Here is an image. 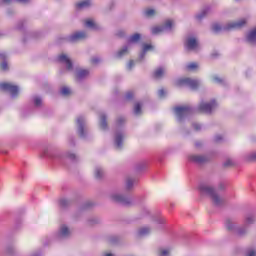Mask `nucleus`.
Returning <instances> with one entry per match:
<instances>
[{
    "instance_id": "obj_1",
    "label": "nucleus",
    "mask_w": 256,
    "mask_h": 256,
    "mask_svg": "<svg viewBox=\"0 0 256 256\" xmlns=\"http://www.w3.org/2000/svg\"><path fill=\"white\" fill-rule=\"evenodd\" d=\"M255 223V216L254 215H247L244 220V226L241 228L235 227V224L231 220H227L225 222V227L228 231H236L237 235H245L247 233V227L249 225H253Z\"/></svg>"
},
{
    "instance_id": "obj_2",
    "label": "nucleus",
    "mask_w": 256,
    "mask_h": 256,
    "mask_svg": "<svg viewBox=\"0 0 256 256\" xmlns=\"http://www.w3.org/2000/svg\"><path fill=\"white\" fill-rule=\"evenodd\" d=\"M199 191L201 195H206L207 197H210L214 205H217V206L223 205V201H224L223 198L217 195V192H215V189H213L211 186L207 184H201L199 186Z\"/></svg>"
},
{
    "instance_id": "obj_3",
    "label": "nucleus",
    "mask_w": 256,
    "mask_h": 256,
    "mask_svg": "<svg viewBox=\"0 0 256 256\" xmlns=\"http://www.w3.org/2000/svg\"><path fill=\"white\" fill-rule=\"evenodd\" d=\"M175 27V22L173 20H167L164 26H155L152 28V35H159V33H169Z\"/></svg>"
},
{
    "instance_id": "obj_4",
    "label": "nucleus",
    "mask_w": 256,
    "mask_h": 256,
    "mask_svg": "<svg viewBox=\"0 0 256 256\" xmlns=\"http://www.w3.org/2000/svg\"><path fill=\"white\" fill-rule=\"evenodd\" d=\"M141 39V34H134L129 37L128 44L124 46L118 53L116 54V57H123L124 55H127L129 49H131V45L133 43H137Z\"/></svg>"
},
{
    "instance_id": "obj_5",
    "label": "nucleus",
    "mask_w": 256,
    "mask_h": 256,
    "mask_svg": "<svg viewBox=\"0 0 256 256\" xmlns=\"http://www.w3.org/2000/svg\"><path fill=\"white\" fill-rule=\"evenodd\" d=\"M178 87H189L190 89H197L201 83L199 80H193L190 78H180L176 81Z\"/></svg>"
},
{
    "instance_id": "obj_6",
    "label": "nucleus",
    "mask_w": 256,
    "mask_h": 256,
    "mask_svg": "<svg viewBox=\"0 0 256 256\" xmlns=\"http://www.w3.org/2000/svg\"><path fill=\"white\" fill-rule=\"evenodd\" d=\"M177 121H183L186 117L191 115V108L189 106H179L174 109Z\"/></svg>"
},
{
    "instance_id": "obj_7",
    "label": "nucleus",
    "mask_w": 256,
    "mask_h": 256,
    "mask_svg": "<svg viewBox=\"0 0 256 256\" xmlns=\"http://www.w3.org/2000/svg\"><path fill=\"white\" fill-rule=\"evenodd\" d=\"M0 90L8 91V93H10L11 97H13V98H15V97H17V95H19V87L15 86L11 83H1Z\"/></svg>"
},
{
    "instance_id": "obj_8",
    "label": "nucleus",
    "mask_w": 256,
    "mask_h": 256,
    "mask_svg": "<svg viewBox=\"0 0 256 256\" xmlns=\"http://www.w3.org/2000/svg\"><path fill=\"white\" fill-rule=\"evenodd\" d=\"M111 199L114 201V203H121V205H131V203H133L131 198L128 196H123L120 193H113L111 195Z\"/></svg>"
},
{
    "instance_id": "obj_9",
    "label": "nucleus",
    "mask_w": 256,
    "mask_h": 256,
    "mask_svg": "<svg viewBox=\"0 0 256 256\" xmlns=\"http://www.w3.org/2000/svg\"><path fill=\"white\" fill-rule=\"evenodd\" d=\"M215 107H217V102L212 100L211 102H201L198 109L202 113H212Z\"/></svg>"
},
{
    "instance_id": "obj_10",
    "label": "nucleus",
    "mask_w": 256,
    "mask_h": 256,
    "mask_svg": "<svg viewBox=\"0 0 256 256\" xmlns=\"http://www.w3.org/2000/svg\"><path fill=\"white\" fill-rule=\"evenodd\" d=\"M185 49L187 51H199V42L195 37H188L185 41Z\"/></svg>"
},
{
    "instance_id": "obj_11",
    "label": "nucleus",
    "mask_w": 256,
    "mask_h": 256,
    "mask_svg": "<svg viewBox=\"0 0 256 256\" xmlns=\"http://www.w3.org/2000/svg\"><path fill=\"white\" fill-rule=\"evenodd\" d=\"M247 24V19L242 18L236 22L228 23L223 29L224 31H231V29H241V27H245Z\"/></svg>"
},
{
    "instance_id": "obj_12",
    "label": "nucleus",
    "mask_w": 256,
    "mask_h": 256,
    "mask_svg": "<svg viewBox=\"0 0 256 256\" xmlns=\"http://www.w3.org/2000/svg\"><path fill=\"white\" fill-rule=\"evenodd\" d=\"M125 139V133L122 130H118L114 136V145L116 149H121L123 147V141Z\"/></svg>"
},
{
    "instance_id": "obj_13",
    "label": "nucleus",
    "mask_w": 256,
    "mask_h": 256,
    "mask_svg": "<svg viewBox=\"0 0 256 256\" xmlns=\"http://www.w3.org/2000/svg\"><path fill=\"white\" fill-rule=\"evenodd\" d=\"M76 123H77V127H78V134H79V136L80 137H85V132H84V129H85V117L79 116L76 119Z\"/></svg>"
},
{
    "instance_id": "obj_14",
    "label": "nucleus",
    "mask_w": 256,
    "mask_h": 256,
    "mask_svg": "<svg viewBox=\"0 0 256 256\" xmlns=\"http://www.w3.org/2000/svg\"><path fill=\"white\" fill-rule=\"evenodd\" d=\"M87 37V33L80 31V32H75L71 36H69L68 40L71 43H75L76 41H81V39H85Z\"/></svg>"
},
{
    "instance_id": "obj_15",
    "label": "nucleus",
    "mask_w": 256,
    "mask_h": 256,
    "mask_svg": "<svg viewBox=\"0 0 256 256\" xmlns=\"http://www.w3.org/2000/svg\"><path fill=\"white\" fill-rule=\"evenodd\" d=\"M58 60L60 61V63H64V65H66V68L68 69V71H71L73 69V63H71V59H69V57L65 54H62L58 57Z\"/></svg>"
},
{
    "instance_id": "obj_16",
    "label": "nucleus",
    "mask_w": 256,
    "mask_h": 256,
    "mask_svg": "<svg viewBox=\"0 0 256 256\" xmlns=\"http://www.w3.org/2000/svg\"><path fill=\"white\" fill-rule=\"evenodd\" d=\"M152 231L153 229H151V227L144 226L138 230L137 235L138 237H147V235H151Z\"/></svg>"
},
{
    "instance_id": "obj_17",
    "label": "nucleus",
    "mask_w": 256,
    "mask_h": 256,
    "mask_svg": "<svg viewBox=\"0 0 256 256\" xmlns=\"http://www.w3.org/2000/svg\"><path fill=\"white\" fill-rule=\"evenodd\" d=\"M189 159L190 161H192V163H205L208 161V158L206 156L201 155H192Z\"/></svg>"
},
{
    "instance_id": "obj_18",
    "label": "nucleus",
    "mask_w": 256,
    "mask_h": 256,
    "mask_svg": "<svg viewBox=\"0 0 256 256\" xmlns=\"http://www.w3.org/2000/svg\"><path fill=\"white\" fill-rule=\"evenodd\" d=\"M69 235H71V230H69V228L67 226L62 225L60 227L58 237L65 238V237H69Z\"/></svg>"
},
{
    "instance_id": "obj_19",
    "label": "nucleus",
    "mask_w": 256,
    "mask_h": 256,
    "mask_svg": "<svg viewBox=\"0 0 256 256\" xmlns=\"http://www.w3.org/2000/svg\"><path fill=\"white\" fill-rule=\"evenodd\" d=\"M85 27H87L88 29H93L94 31H97V29H99V25L95 23L93 19L86 20Z\"/></svg>"
},
{
    "instance_id": "obj_20",
    "label": "nucleus",
    "mask_w": 256,
    "mask_h": 256,
    "mask_svg": "<svg viewBox=\"0 0 256 256\" xmlns=\"http://www.w3.org/2000/svg\"><path fill=\"white\" fill-rule=\"evenodd\" d=\"M248 43L255 44L256 43V28L252 29L247 35Z\"/></svg>"
},
{
    "instance_id": "obj_21",
    "label": "nucleus",
    "mask_w": 256,
    "mask_h": 256,
    "mask_svg": "<svg viewBox=\"0 0 256 256\" xmlns=\"http://www.w3.org/2000/svg\"><path fill=\"white\" fill-rule=\"evenodd\" d=\"M137 183V180L135 178H127L126 179V190L129 191L133 189V186Z\"/></svg>"
},
{
    "instance_id": "obj_22",
    "label": "nucleus",
    "mask_w": 256,
    "mask_h": 256,
    "mask_svg": "<svg viewBox=\"0 0 256 256\" xmlns=\"http://www.w3.org/2000/svg\"><path fill=\"white\" fill-rule=\"evenodd\" d=\"M91 5V2L89 0L81 1L76 4L77 9H87Z\"/></svg>"
},
{
    "instance_id": "obj_23",
    "label": "nucleus",
    "mask_w": 256,
    "mask_h": 256,
    "mask_svg": "<svg viewBox=\"0 0 256 256\" xmlns=\"http://www.w3.org/2000/svg\"><path fill=\"white\" fill-rule=\"evenodd\" d=\"M151 49H153L151 44H144L142 53L140 54V59H143L145 57V53H147V51H151Z\"/></svg>"
},
{
    "instance_id": "obj_24",
    "label": "nucleus",
    "mask_w": 256,
    "mask_h": 256,
    "mask_svg": "<svg viewBox=\"0 0 256 256\" xmlns=\"http://www.w3.org/2000/svg\"><path fill=\"white\" fill-rule=\"evenodd\" d=\"M163 75H165V68H158L154 72L155 79H161V77H163Z\"/></svg>"
},
{
    "instance_id": "obj_25",
    "label": "nucleus",
    "mask_w": 256,
    "mask_h": 256,
    "mask_svg": "<svg viewBox=\"0 0 256 256\" xmlns=\"http://www.w3.org/2000/svg\"><path fill=\"white\" fill-rule=\"evenodd\" d=\"M100 127L101 129H107V116L105 114L100 115Z\"/></svg>"
},
{
    "instance_id": "obj_26",
    "label": "nucleus",
    "mask_w": 256,
    "mask_h": 256,
    "mask_svg": "<svg viewBox=\"0 0 256 256\" xmlns=\"http://www.w3.org/2000/svg\"><path fill=\"white\" fill-rule=\"evenodd\" d=\"M87 76H89V70H79L77 72L78 79H85Z\"/></svg>"
},
{
    "instance_id": "obj_27",
    "label": "nucleus",
    "mask_w": 256,
    "mask_h": 256,
    "mask_svg": "<svg viewBox=\"0 0 256 256\" xmlns=\"http://www.w3.org/2000/svg\"><path fill=\"white\" fill-rule=\"evenodd\" d=\"M207 13H209V9H204V10H202L200 13H198V14L196 15V19H197L198 21H201V19H203V17H205V16L207 15Z\"/></svg>"
},
{
    "instance_id": "obj_28",
    "label": "nucleus",
    "mask_w": 256,
    "mask_h": 256,
    "mask_svg": "<svg viewBox=\"0 0 256 256\" xmlns=\"http://www.w3.org/2000/svg\"><path fill=\"white\" fill-rule=\"evenodd\" d=\"M198 68H199V65L195 62H192L186 66V69H188V71H195Z\"/></svg>"
},
{
    "instance_id": "obj_29",
    "label": "nucleus",
    "mask_w": 256,
    "mask_h": 256,
    "mask_svg": "<svg viewBox=\"0 0 256 256\" xmlns=\"http://www.w3.org/2000/svg\"><path fill=\"white\" fill-rule=\"evenodd\" d=\"M60 93L67 97V95H71V89L69 87H62Z\"/></svg>"
},
{
    "instance_id": "obj_30",
    "label": "nucleus",
    "mask_w": 256,
    "mask_h": 256,
    "mask_svg": "<svg viewBox=\"0 0 256 256\" xmlns=\"http://www.w3.org/2000/svg\"><path fill=\"white\" fill-rule=\"evenodd\" d=\"M94 175H95L96 179H101V177H103V169L97 167L95 169Z\"/></svg>"
},
{
    "instance_id": "obj_31",
    "label": "nucleus",
    "mask_w": 256,
    "mask_h": 256,
    "mask_svg": "<svg viewBox=\"0 0 256 256\" xmlns=\"http://www.w3.org/2000/svg\"><path fill=\"white\" fill-rule=\"evenodd\" d=\"M13 0H2V3L9 5V3H11ZM18 1V3H23V5H27V3H29L30 0H16Z\"/></svg>"
},
{
    "instance_id": "obj_32",
    "label": "nucleus",
    "mask_w": 256,
    "mask_h": 256,
    "mask_svg": "<svg viewBox=\"0 0 256 256\" xmlns=\"http://www.w3.org/2000/svg\"><path fill=\"white\" fill-rule=\"evenodd\" d=\"M146 17H153L155 15V10L153 8H148L144 11Z\"/></svg>"
},
{
    "instance_id": "obj_33",
    "label": "nucleus",
    "mask_w": 256,
    "mask_h": 256,
    "mask_svg": "<svg viewBox=\"0 0 256 256\" xmlns=\"http://www.w3.org/2000/svg\"><path fill=\"white\" fill-rule=\"evenodd\" d=\"M33 101H34V105L36 107H41V103H43V100H41V97H39V96H35L33 98Z\"/></svg>"
},
{
    "instance_id": "obj_34",
    "label": "nucleus",
    "mask_w": 256,
    "mask_h": 256,
    "mask_svg": "<svg viewBox=\"0 0 256 256\" xmlns=\"http://www.w3.org/2000/svg\"><path fill=\"white\" fill-rule=\"evenodd\" d=\"M169 253H170L169 249L162 248L159 250L158 255L159 256H169Z\"/></svg>"
},
{
    "instance_id": "obj_35",
    "label": "nucleus",
    "mask_w": 256,
    "mask_h": 256,
    "mask_svg": "<svg viewBox=\"0 0 256 256\" xmlns=\"http://www.w3.org/2000/svg\"><path fill=\"white\" fill-rule=\"evenodd\" d=\"M134 113H135V115H141V104L140 103L135 104Z\"/></svg>"
},
{
    "instance_id": "obj_36",
    "label": "nucleus",
    "mask_w": 256,
    "mask_h": 256,
    "mask_svg": "<svg viewBox=\"0 0 256 256\" xmlns=\"http://www.w3.org/2000/svg\"><path fill=\"white\" fill-rule=\"evenodd\" d=\"M223 27H221L220 24H214L212 25V30L214 31V33H219V31H222Z\"/></svg>"
},
{
    "instance_id": "obj_37",
    "label": "nucleus",
    "mask_w": 256,
    "mask_h": 256,
    "mask_svg": "<svg viewBox=\"0 0 256 256\" xmlns=\"http://www.w3.org/2000/svg\"><path fill=\"white\" fill-rule=\"evenodd\" d=\"M91 63H92L93 65H97V63H101V58H99V56H94V57H92V59H91Z\"/></svg>"
},
{
    "instance_id": "obj_38",
    "label": "nucleus",
    "mask_w": 256,
    "mask_h": 256,
    "mask_svg": "<svg viewBox=\"0 0 256 256\" xmlns=\"http://www.w3.org/2000/svg\"><path fill=\"white\" fill-rule=\"evenodd\" d=\"M60 207H67L69 205V200L63 198L59 201Z\"/></svg>"
},
{
    "instance_id": "obj_39",
    "label": "nucleus",
    "mask_w": 256,
    "mask_h": 256,
    "mask_svg": "<svg viewBox=\"0 0 256 256\" xmlns=\"http://www.w3.org/2000/svg\"><path fill=\"white\" fill-rule=\"evenodd\" d=\"M248 161H256V152H252L247 156Z\"/></svg>"
},
{
    "instance_id": "obj_40",
    "label": "nucleus",
    "mask_w": 256,
    "mask_h": 256,
    "mask_svg": "<svg viewBox=\"0 0 256 256\" xmlns=\"http://www.w3.org/2000/svg\"><path fill=\"white\" fill-rule=\"evenodd\" d=\"M0 67H1L2 71H7V69H9L7 62H5V61L1 63Z\"/></svg>"
},
{
    "instance_id": "obj_41",
    "label": "nucleus",
    "mask_w": 256,
    "mask_h": 256,
    "mask_svg": "<svg viewBox=\"0 0 256 256\" xmlns=\"http://www.w3.org/2000/svg\"><path fill=\"white\" fill-rule=\"evenodd\" d=\"M246 256H256V250L255 249L248 250Z\"/></svg>"
},
{
    "instance_id": "obj_42",
    "label": "nucleus",
    "mask_w": 256,
    "mask_h": 256,
    "mask_svg": "<svg viewBox=\"0 0 256 256\" xmlns=\"http://www.w3.org/2000/svg\"><path fill=\"white\" fill-rule=\"evenodd\" d=\"M123 123H125V119H124L123 117H121V118H119V119L117 120V125H118V127H121V125H123Z\"/></svg>"
},
{
    "instance_id": "obj_43",
    "label": "nucleus",
    "mask_w": 256,
    "mask_h": 256,
    "mask_svg": "<svg viewBox=\"0 0 256 256\" xmlns=\"http://www.w3.org/2000/svg\"><path fill=\"white\" fill-rule=\"evenodd\" d=\"M213 81H214L215 83H223V80H221V78H219V77H217V76H214V77H213Z\"/></svg>"
},
{
    "instance_id": "obj_44",
    "label": "nucleus",
    "mask_w": 256,
    "mask_h": 256,
    "mask_svg": "<svg viewBox=\"0 0 256 256\" xmlns=\"http://www.w3.org/2000/svg\"><path fill=\"white\" fill-rule=\"evenodd\" d=\"M225 167H231V165H233V160H227L225 163H224Z\"/></svg>"
},
{
    "instance_id": "obj_45",
    "label": "nucleus",
    "mask_w": 256,
    "mask_h": 256,
    "mask_svg": "<svg viewBox=\"0 0 256 256\" xmlns=\"http://www.w3.org/2000/svg\"><path fill=\"white\" fill-rule=\"evenodd\" d=\"M158 96H159V97H165V90L160 89V90L158 91Z\"/></svg>"
},
{
    "instance_id": "obj_46",
    "label": "nucleus",
    "mask_w": 256,
    "mask_h": 256,
    "mask_svg": "<svg viewBox=\"0 0 256 256\" xmlns=\"http://www.w3.org/2000/svg\"><path fill=\"white\" fill-rule=\"evenodd\" d=\"M193 129H195V131H200L201 125L200 124H193Z\"/></svg>"
},
{
    "instance_id": "obj_47",
    "label": "nucleus",
    "mask_w": 256,
    "mask_h": 256,
    "mask_svg": "<svg viewBox=\"0 0 256 256\" xmlns=\"http://www.w3.org/2000/svg\"><path fill=\"white\" fill-rule=\"evenodd\" d=\"M126 99H133V92H128L126 94Z\"/></svg>"
},
{
    "instance_id": "obj_48",
    "label": "nucleus",
    "mask_w": 256,
    "mask_h": 256,
    "mask_svg": "<svg viewBox=\"0 0 256 256\" xmlns=\"http://www.w3.org/2000/svg\"><path fill=\"white\" fill-rule=\"evenodd\" d=\"M133 65H135V62L133 60H131L129 63H128V69H132Z\"/></svg>"
},
{
    "instance_id": "obj_49",
    "label": "nucleus",
    "mask_w": 256,
    "mask_h": 256,
    "mask_svg": "<svg viewBox=\"0 0 256 256\" xmlns=\"http://www.w3.org/2000/svg\"><path fill=\"white\" fill-rule=\"evenodd\" d=\"M0 59H2V60L7 59V54L0 53Z\"/></svg>"
},
{
    "instance_id": "obj_50",
    "label": "nucleus",
    "mask_w": 256,
    "mask_h": 256,
    "mask_svg": "<svg viewBox=\"0 0 256 256\" xmlns=\"http://www.w3.org/2000/svg\"><path fill=\"white\" fill-rule=\"evenodd\" d=\"M68 159H75V154H67Z\"/></svg>"
},
{
    "instance_id": "obj_51",
    "label": "nucleus",
    "mask_w": 256,
    "mask_h": 256,
    "mask_svg": "<svg viewBox=\"0 0 256 256\" xmlns=\"http://www.w3.org/2000/svg\"><path fill=\"white\" fill-rule=\"evenodd\" d=\"M221 139H223V137H221V136H216V137H215V141H216L217 143H219V141H221Z\"/></svg>"
},
{
    "instance_id": "obj_52",
    "label": "nucleus",
    "mask_w": 256,
    "mask_h": 256,
    "mask_svg": "<svg viewBox=\"0 0 256 256\" xmlns=\"http://www.w3.org/2000/svg\"><path fill=\"white\" fill-rule=\"evenodd\" d=\"M157 223H165V218H159V219L157 220Z\"/></svg>"
},
{
    "instance_id": "obj_53",
    "label": "nucleus",
    "mask_w": 256,
    "mask_h": 256,
    "mask_svg": "<svg viewBox=\"0 0 256 256\" xmlns=\"http://www.w3.org/2000/svg\"><path fill=\"white\" fill-rule=\"evenodd\" d=\"M104 256H113L111 253H106Z\"/></svg>"
},
{
    "instance_id": "obj_54",
    "label": "nucleus",
    "mask_w": 256,
    "mask_h": 256,
    "mask_svg": "<svg viewBox=\"0 0 256 256\" xmlns=\"http://www.w3.org/2000/svg\"><path fill=\"white\" fill-rule=\"evenodd\" d=\"M199 145H200L199 143H196V147H199Z\"/></svg>"
}]
</instances>
